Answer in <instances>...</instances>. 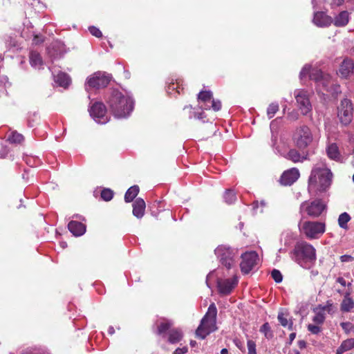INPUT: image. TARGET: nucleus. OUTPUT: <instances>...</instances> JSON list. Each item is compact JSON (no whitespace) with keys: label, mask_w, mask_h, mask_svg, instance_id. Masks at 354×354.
Instances as JSON below:
<instances>
[{"label":"nucleus","mask_w":354,"mask_h":354,"mask_svg":"<svg viewBox=\"0 0 354 354\" xmlns=\"http://www.w3.org/2000/svg\"><path fill=\"white\" fill-rule=\"evenodd\" d=\"M108 103L115 117L118 118L129 116L133 109L132 98L118 90L112 91Z\"/></svg>","instance_id":"nucleus-3"},{"label":"nucleus","mask_w":354,"mask_h":354,"mask_svg":"<svg viewBox=\"0 0 354 354\" xmlns=\"http://www.w3.org/2000/svg\"><path fill=\"white\" fill-rule=\"evenodd\" d=\"M189 109V116H188V117H189V119L194 118V113H196V112H195V111H192V106H185V107L184 108V110H185V109Z\"/></svg>","instance_id":"nucleus-55"},{"label":"nucleus","mask_w":354,"mask_h":354,"mask_svg":"<svg viewBox=\"0 0 354 354\" xmlns=\"http://www.w3.org/2000/svg\"><path fill=\"white\" fill-rule=\"evenodd\" d=\"M336 281L339 283H340L342 286L345 287L346 286V282L345 281V279L343 278V277H338L337 279H336ZM351 285V283H348L347 284L348 286H350Z\"/></svg>","instance_id":"nucleus-54"},{"label":"nucleus","mask_w":354,"mask_h":354,"mask_svg":"<svg viewBox=\"0 0 354 354\" xmlns=\"http://www.w3.org/2000/svg\"><path fill=\"white\" fill-rule=\"evenodd\" d=\"M188 351V348L187 346H184L183 348H176L173 354H185Z\"/></svg>","instance_id":"nucleus-52"},{"label":"nucleus","mask_w":354,"mask_h":354,"mask_svg":"<svg viewBox=\"0 0 354 354\" xmlns=\"http://www.w3.org/2000/svg\"><path fill=\"white\" fill-rule=\"evenodd\" d=\"M217 308L214 303L209 305L207 313L201 321V324L196 330V335L205 339L211 332L216 329Z\"/></svg>","instance_id":"nucleus-5"},{"label":"nucleus","mask_w":354,"mask_h":354,"mask_svg":"<svg viewBox=\"0 0 354 354\" xmlns=\"http://www.w3.org/2000/svg\"><path fill=\"white\" fill-rule=\"evenodd\" d=\"M258 207V203L257 202H254L253 203V207L254 209L257 208Z\"/></svg>","instance_id":"nucleus-64"},{"label":"nucleus","mask_w":354,"mask_h":354,"mask_svg":"<svg viewBox=\"0 0 354 354\" xmlns=\"http://www.w3.org/2000/svg\"><path fill=\"white\" fill-rule=\"evenodd\" d=\"M295 337H296L295 333H290L289 335V341L287 344L290 345L292 344V342H293V340L295 339Z\"/></svg>","instance_id":"nucleus-56"},{"label":"nucleus","mask_w":354,"mask_h":354,"mask_svg":"<svg viewBox=\"0 0 354 354\" xmlns=\"http://www.w3.org/2000/svg\"><path fill=\"white\" fill-rule=\"evenodd\" d=\"M292 239H294V234L291 232L286 231L281 235V241H283L285 245H290Z\"/></svg>","instance_id":"nucleus-36"},{"label":"nucleus","mask_w":354,"mask_h":354,"mask_svg":"<svg viewBox=\"0 0 354 354\" xmlns=\"http://www.w3.org/2000/svg\"><path fill=\"white\" fill-rule=\"evenodd\" d=\"M220 263L227 270L231 269L235 263L236 252L227 245H220L214 250Z\"/></svg>","instance_id":"nucleus-7"},{"label":"nucleus","mask_w":354,"mask_h":354,"mask_svg":"<svg viewBox=\"0 0 354 354\" xmlns=\"http://www.w3.org/2000/svg\"><path fill=\"white\" fill-rule=\"evenodd\" d=\"M340 326L346 333H354V324H351V322H342L340 323Z\"/></svg>","instance_id":"nucleus-42"},{"label":"nucleus","mask_w":354,"mask_h":354,"mask_svg":"<svg viewBox=\"0 0 354 354\" xmlns=\"http://www.w3.org/2000/svg\"><path fill=\"white\" fill-rule=\"evenodd\" d=\"M354 348V338L344 340L337 349L338 353H342Z\"/></svg>","instance_id":"nucleus-30"},{"label":"nucleus","mask_w":354,"mask_h":354,"mask_svg":"<svg viewBox=\"0 0 354 354\" xmlns=\"http://www.w3.org/2000/svg\"><path fill=\"white\" fill-rule=\"evenodd\" d=\"M204 117H205V115H204L203 112H201L199 113H194V118L201 120V119H203Z\"/></svg>","instance_id":"nucleus-57"},{"label":"nucleus","mask_w":354,"mask_h":354,"mask_svg":"<svg viewBox=\"0 0 354 354\" xmlns=\"http://www.w3.org/2000/svg\"><path fill=\"white\" fill-rule=\"evenodd\" d=\"M308 156L307 153L301 155L297 149H292L287 153L285 157L293 162H302L304 160L308 159Z\"/></svg>","instance_id":"nucleus-22"},{"label":"nucleus","mask_w":354,"mask_h":354,"mask_svg":"<svg viewBox=\"0 0 354 354\" xmlns=\"http://www.w3.org/2000/svg\"><path fill=\"white\" fill-rule=\"evenodd\" d=\"M353 104L350 100L345 98L341 101L338 106L337 116L340 122L344 124H348L353 118Z\"/></svg>","instance_id":"nucleus-12"},{"label":"nucleus","mask_w":354,"mask_h":354,"mask_svg":"<svg viewBox=\"0 0 354 354\" xmlns=\"http://www.w3.org/2000/svg\"><path fill=\"white\" fill-rule=\"evenodd\" d=\"M221 354H228V351L227 348H223L221 351Z\"/></svg>","instance_id":"nucleus-61"},{"label":"nucleus","mask_w":354,"mask_h":354,"mask_svg":"<svg viewBox=\"0 0 354 354\" xmlns=\"http://www.w3.org/2000/svg\"><path fill=\"white\" fill-rule=\"evenodd\" d=\"M333 174L327 167L326 160L316 163L311 171L308 180V189H316L320 192H326L330 186Z\"/></svg>","instance_id":"nucleus-1"},{"label":"nucleus","mask_w":354,"mask_h":354,"mask_svg":"<svg viewBox=\"0 0 354 354\" xmlns=\"http://www.w3.org/2000/svg\"><path fill=\"white\" fill-rule=\"evenodd\" d=\"M299 170L296 168H292L285 171L282 174L280 178V183L283 185H291L299 178Z\"/></svg>","instance_id":"nucleus-16"},{"label":"nucleus","mask_w":354,"mask_h":354,"mask_svg":"<svg viewBox=\"0 0 354 354\" xmlns=\"http://www.w3.org/2000/svg\"><path fill=\"white\" fill-rule=\"evenodd\" d=\"M111 80V75L105 72L97 71L87 79L86 85L91 88L99 89L107 86Z\"/></svg>","instance_id":"nucleus-11"},{"label":"nucleus","mask_w":354,"mask_h":354,"mask_svg":"<svg viewBox=\"0 0 354 354\" xmlns=\"http://www.w3.org/2000/svg\"><path fill=\"white\" fill-rule=\"evenodd\" d=\"M24 139L23 135L17 132H13L9 137V140L13 143H21Z\"/></svg>","instance_id":"nucleus-40"},{"label":"nucleus","mask_w":354,"mask_h":354,"mask_svg":"<svg viewBox=\"0 0 354 354\" xmlns=\"http://www.w3.org/2000/svg\"><path fill=\"white\" fill-rule=\"evenodd\" d=\"M242 261L240 264L241 270L244 274H248L257 265L259 256L256 252H248L241 255Z\"/></svg>","instance_id":"nucleus-13"},{"label":"nucleus","mask_w":354,"mask_h":354,"mask_svg":"<svg viewBox=\"0 0 354 354\" xmlns=\"http://www.w3.org/2000/svg\"><path fill=\"white\" fill-rule=\"evenodd\" d=\"M91 116L99 124H106L109 121L106 109L102 102H95L90 108Z\"/></svg>","instance_id":"nucleus-14"},{"label":"nucleus","mask_w":354,"mask_h":354,"mask_svg":"<svg viewBox=\"0 0 354 354\" xmlns=\"http://www.w3.org/2000/svg\"><path fill=\"white\" fill-rule=\"evenodd\" d=\"M89 31L91 35L95 36L96 37H101L102 36V32L100 30L95 26H91L89 28Z\"/></svg>","instance_id":"nucleus-47"},{"label":"nucleus","mask_w":354,"mask_h":354,"mask_svg":"<svg viewBox=\"0 0 354 354\" xmlns=\"http://www.w3.org/2000/svg\"><path fill=\"white\" fill-rule=\"evenodd\" d=\"M291 255L295 261L304 268L309 266L316 259L315 248L304 241L297 242Z\"/></svg>","instance_id":"nucleus-4"},{"label":"nucleus","mask_w":354,"mask_h":354,"mask_svg":"<svg viewBox=\"0 0 354 354\" xmlns=\"http://www.w3.org/2000/svg\"><path fill=\"white\" fill-rule=\"evenodd\" d=\"M298 346L300 348H304L306 346V343L304 340H299L298 342Z\"/></svg>","instance_id":"nucleus-59"},{"label":"nucleus","mask_w":354,"mask_h":354,"mask_svg":"<svg viewBox=\"0 0 354 354\" xmlns=\"http://www.w3.org/2000/svg\"><path fill=\"white\" fill-rule=\"evenodd\" d=\"M271 276L276 283H281L283 280V276L278 270L274 269L271 272Z\"/></svg>","instance_id":"nucleus-43"},{"label":"nucleus","mask_w":354,"mask_h":354,"mask_svg":"<svg viewBox=\"0 0 354 354\" xmlns=\"http://www.w3.org/2000/svg\"><path fill=\"white\" fill-rule=\"evenodd\" d=\"M294 142L300 150H304L309 147L313 140L311 130L308 126H301L295 130L293 136Z\"/></svg>","instance_id":"nucleus-8"},{"label":"nucleus","mask_w":354,"mask_h":354,"mask_svg":"<svg viewBox=\"0 0 354 354\" xmlns=\"http://www.w3.org/2000/svg\"><path fill=\"white\" fill-rule=\"evenodd\" d=\"M308 330L312 333V334H314V335H317L318 333H319L321 332V327L319 326V325H317V324H308Z\"/></svg>","instance_id":"nucleus-46"},{"label":"nucleus","mask_w":354,"mask_h":354,"mask_svg":"<svg viewBox=\"0 0 354 354\" xmlns=\"http://www.w3.org/2000/svg\"><path fill=\"white\" fill-rule=\"evenodd\" d=\"M307 75L309 76L310 80L315 82L318 92L324 95V92L326 91L332 95H336L340 93L339 86L335 84L331 77L328 74H323L320 70H310V66L305 65L300 72V79L302 80Z\"/></svg>","instance_id":"nucleus-2"},{"label":"nucleus","mask_w":354,"mask_h":354,"mask_svg":"<svg viewBox=\"0 0 354 354\" xmlns=\"http://www.w3.org/2000/svg\"><path fill=\"white\" fill-rule=\"evenodd\" d=\"M350 220H351V216L348 213H346V212L342 213L339 216V218H338V224L341 228L347 230L348 229L347 223L350 221Z\"/></svg>","instance_id":"nucleus-33"},{"label":"nucleus","mask_w":354,"mask_h":354,"mask_svg":"<svg viewBox=\"0 0 354 354\" xmlns=\"http://www.w3.org/2000/svg\"><path fill=\"white\" fill-rule=\"evenodd\" d=\"M354 308V301L350 297L349 292H346L340 304V310L343 313H348Z\"/></svg>","instance_id":"nucleus-25"},{"label":"nucleus","mask_w":354,"mask_h":354,"mask_svg":"<svg viewBox=\"0 0 354 354\" xmlns=\"http://www.w3.org/2000/svg\"><path fill=\"white\" fill-rule=\"evenodd\" d=\"M190 345H191L192 347H194L196 345V342L194 341V340H192L190 342Z\"/></svg>","instance_id":"nucleus-63"},{"label":"nucleus","mask_w":354,"mask_h":354,"mask_svg":"<svg viewBox=\"0 0 354 354\" xmlns=\"http://www.w3.org/2000/svg\"><path fill=\"white\" fill-rule=\"evenodd\" d=\"M55 81L59 86L66 87L69 85L71 79L67 74L60 73L57 75Z\"/></svg>","instance_id":"nucleus-32"},{"label":"nucleus","mask_w":354,"mask_h":354,"mask_svg":"<svg viewBox=\"0 0 354 354\" xmlns=\"http://www.w3.org/2000/svg\"><path fill=\"white\" fill-rule=\"evenodd\" d=\"M327 156L333 160L339 162L342 160V155L340 153L339 147L336 143H330L326 149Z\"/></svg>","instance_id":"nucleus-20"},{"label":"nucleus","mask_w":354,"mask_h":354,"mask_svg":"<svg viewBox=\"0 0 354 354\" xmlns=\"http://www.w3.org/2000/svg\"><path fill=\"white\" fill-rule=\"evenodd\" d=\"M311 2H312V4H313V8H315V7H316V6H317V3H318L317 0H312V1H311Z\"/></svg>","instance_id":"nucleus-62"},{"label":"nucleus","mask_w":354,"mask_h":354,"mask_svg":"<svg viewBox=\"0 0 354 354\" xmlns=\"http://www.w3.org/2000/svg\"><path fill=\"white\" fill-rule=\"evenodd\" d=\"M349 21V15L347 11L341 12L337 16L335 17L334 21V25L337 27H342L345 26Z\"/></svg>","instance_id":"nucleus-26"},{"label":"nucleus","mask_w":354,"mask_h":354,"mask_svg":"<svg viewBox=\"0 0 354 354\" xmlns=\"http://www.w3.org/2000/svg\"><path fill=\"white\" fill-rule=\"evenodd\" d=\"M259 331L263 333L268 339H271L274 337L273 331L268 322L264 323L260 328Z\"/></svg>","instance_id":"nucleus-34"},{"label":"nucleus","mask_w":354,"mask_h":354,"mask_svg":"<svg viewBox=\"0 0 354 354\" xmlns=\"http://www.w3.org/2000/svg\"><path fill=\"white\" fill-rule=\"evenodd\" d=\"M247 346L248 349V354H257L256 344L253 340H248Z\"/></svg>","instance_id":"nucleus-44"},{"label":"nucleus","mask_w":354,"mask_h":354,"mask_svg":"<svg viewBox=\"0 0 354 354\" xmlns=\"http://www.w3.org/2000/svg\"><path fill=\"white\" fill-rule=\"evenodd\" d=\"M139 192V187L133 185L129 188L124 195V201L126 203H130L137 196Z\"/></svg>","instance_id":"nucleus-29"},{"label":"nucleus","mask_w":354,"mask_h":354,"mask_svg":"<svg viewBox=\"0 0 354 354\" xmlns=\"http://www.w3.org/2000/svg\"><path fill=\"white\" fill-rule=\"evenodd\" d=\"M44 41V38L41 35H35L34 36L32 42L35 45L41 44Z\"/></svg>","instance_id":"nucleus-50"},{"label":"nucleus","mask_w":354,"mask_h":354,"mask_svg":"<svg viewBox=\"0 0 354 354\" xmlns=\"http://www.w3.org/2000/svg\"><path fill=\"white\" fill-rule=\"evenodd\" d=\"M299 115L296 111H292L288 113V118L291 121H295L298 119Z\"/></svg>","instance_id":"nucleus-51"},{"label":"nucleus","mask_w":354,"mask_h":354,"mask_svg":"<svg viewBox=\"0 0 354 354\" xmlns=\"http://www.w3.org/2000/svg\"><path fill=\"white\" fill-rule=\"evenodd\" d=\"M224 200L226 203L232 204L236 200V194L232 189H227L223 196Z\"/></svg>","instance_id":"nucleus-35"},{"label":"nucleus","mask_w":354,"mask_h":354,"mask_svg":"<svg viewBox=\"0 0 354 354\" xmlns=\"http://www.w3.org/2000/svg\"><path fill=\"white\" fill-rule=\"evenodd\" d=\"M145 209V202L143 199L138 198L133 204V214L140 218L144 215Z\"/></svg>","instance_id":"nucleus-23"},{"label":"nucleus","mask_w":354,"mask_h":354,"mask_svg":"<svg viewBox=\"0 0 354 354\" xmlns=\"http://www.w3.org/2000/svg\"><path fill=\"white\" fill-rule=\"evenodd\" d=\"M313 21L317 26L327 27L333 23V19L324 12H317L314 15Z\"/></svg>","instance_id":"nucleus-17"},{"label":"nucleus","mask_w":354,"mask_h":354,"mask_svg":"<svg viewBox=\"0 0 354 354\" xmlns=\"http://www.w3.org/2000/svg\"><path fill=\"white\" fill-rule=\"evenodd\" d=\"M299 228L301 233L304 234L307 239H318L322 235L326 230L324 223L319 221H304L299 223Z\"/></svg>","instance_id":"nucleus-6"},{"label":"nucleus","mask_w":354,"mask_h":354,"mask_svg":"<svg viewBox=\"0 0 354 354\" xmlns=\"http://www.w3.org/2000/svg\"><path fill=\"white\" fill-rule=\"evenodd\" d=\"M325 314L323 312H317L313 317V321L315 324L321 325L324 322Z\"/></svg>","instance_id":"nucleus-39"},{"label":"nucleus","mask_w":354,"mask_h":354,"mask_svg":"<svg viewBox=\"0 0 354 354\" xmlns=\"http://www.w3.org/2000/svg\"><path fill=\"white\" fill-rule=\"evenodd\" d=\"M279 111V104L277 102L271 103L267 109V115L269 119L274 117V114Z\"/></svg>","instance_id":"nucleus-37"},{"label":"nucleus","mask_w":354,"mask_h":354,"mask_svg":"<svg viewBox=\"0 0 354 354\" xmlns=\"http://www.w3.org/2000/svg\"><path fill=\"white\" fill-rule=\"evenodd\" d=\"M238 283L236 277L227 279H218L217 286L219 292L223 295H227L231 293L232 290Z\"/></svg>","instance_id":"nucleus-15"},{"label":"nucleus","mask_w":354,"mask_h":354,"mask_svg":"<svg viewBox=\"0 0 354 354\" xmlns=\"http://www.w3.org/2000/svg\"><path fill=\"white\" fill-rule=\"evenodd\" d=\"M113 196V192L110 189H104L101 192V197L105 201H109Z\"/></svg>","instance_id":"nucleus-41"},{"label":"nucleus","mask_w":354,"mask_h":354,"mask_svg":"<svg viewBox=\"0 0 354 354\" xmlns=\"http://www.w3.org/2000/svg\"><path fill=\"white\" fill-rule=\"evenodd\" d=\"M344 3V0H331L330 6L332 8H336L342 6Z\"/></svg>","instance_id":"nucleus-53"},{"label":"nucleus","mask_w":354,"mask_h":354,"mask_svg":"<svg viewBox=\"0 0 354 354\" xmlns=\"http://www.w3.org/2000/svg\"><path fill=\"white\" fill-rule=\"evenodd\" d=\"M68 228L69 231L75 236H82L86 232L85 225L76 221H70L68 224Z\"/></svg>","instance_id":"nucleus-19"},{"label":"nucleus","mask_w":354,"mask_h":354,"mask_svg":"<svg viewBox=\"0 0 354 354\" xmlns=\"http://www.w3.org/2000/svg\"><path fill=\"white\" fill-rule=\"evenodd\" d=\"M30 63L32 66L39 68L43 64V61L39 53L36 51H31L29 55Z\"/></svg>","instance_id":"nucleus-27"},{"label":"nucleus","mask_w":354,"mask_h":354,"mask_svg":"<svg viewBox=\"0 0 354 354\" xmlns=\"http://www.w3.org/2000/svg\"><path fill=\"white\" fill-rule=\"evenodd\" d=\"M353 62L351 59H345L339 66V73L342 77L346 78L353 73Z\"/></svg>","instance_id":"nucleus-18"},{"label":"nucleus","mask_w":354,"mask_h":354,"mask_svg":"<svg viewBox=\"0 0 354 354\" xmlns=\"http://www.w3.org/2000/svg\"><path fill=\"white\" fill-rule=\"evenodd\" d=\"M319 308L324 311H328V313H330L333 308V303L331 301H328L325 306H320Z\"/></svg>","instance_id":"nucleus-48"},{"label":"nucleus","mask_w":354,"mask_h":354,"mask_svg":"<svg viewBox=\"0 0 354 354\" xmlns=\"http://www.w3.org/2000/svg\"><path fill=\"white\" fill-rule=\"evenodd\" d=\"M326 205L320 200H315L310 203L303 202L300 205V212H306L309 216L318 217L324 210Z\"/></svg>","instance_id":"nucleus-10"},{"label":"nucleus","mask_w":354,"mask_h":354,"mask_svg":"<svg viewBox=\"0 0 354 354\" xmlns=\"http://www.w3.org/2000/svg\"><path fill=\"white\" fill-rule=\"evenodd\" d=\"M297 106L301 114L308 115L312 111V104L310 101V94L304 89H296L294 91Z\"/></svg>","instance_id":"nucleus-9"},{"label":"nucleus","mask_w":354,"mask_h":354,"mask_svg":"<svg viewBox=\"0 0 354 354\" xmlns=\"http://www.w3.org/2000/svg\"><path fill=\"white\" fill-rule=\"evenodd\" d=\"M108 333L110 335H113L115 333V330H114V328L113 326H109V329H108Z\"/></svg>","instance_id":"nucleus-60"},{"label":"nucleus","mask_w":354,"mask_h":354,"mask_svg":"<svg viewBox=\"0 0 354 354\" xmlns=\"http://www.w3.org/2000/svg\"><path fill=\"white\" fill-rule=\"evenodd\" d=\"M340 260L342 262H351L354 261V257L351 255L344 254L340 257Z\"/></svg>","instance_id":"nucleus-49"},{"label":"nucleus","mask_w":354,"mask_h":354,"mask_svg":"<svg viewBox=\"0 0 354 354\" xmlns=\"http://www.w3.org/2000/svg\"><path fill=\"white\" fill-rule=\"evenodd\" d=\"M172 324V322L169 320H167L165 322L160 323L158 327V334H162L169 330Z\"/></svg>","instance_id":"nucleus-38"},{"label":"nucleus","mask_w":354,"mask_h":354,"mask_svg":"<svg viewBox=\"0 0 354 354\" xmlns=\"http://www.w3.org/2000/svg\"><path fill=\"white\" fill-rule=\"evenodd\" d=\"M234 342L235 345H236V346L239 349H241V350H242V349H243L242 344H241V342L239 339H234Z\"/></svg>","instance_id":"nucleus-58"},{"label":"nucleus","mask_w":354,"mask_h":354,"mask_svg":"<svg viewBox=\"0 0 354 354\" xmlns=\"http://www.w3.org/2000/svg\"><path fill=\"white\" fill-rule=\"evenodd\" d=\"M277 318L281 326H283V327L288 326L289 330H292L293 323L292 321H290V322H288V314L283 312H280L278 314Z\"/></svg>","instance_id":"nucleus-31"},{"label":"nucleus","mask_w":354,"mask_h":354,"mask_svg":"<svg viewBox=\"0 0 354 354\" xmlns=\"http://www.w3.org/2000/svg\"><path fill=\"white\" fill-rule=\"evenodd\" d=\"M64 45L61 42H55L48 48V55L53 59L61 57L64 54Z\"/></svg>","instance_id":"nucleus-21"},{"label":"nucleus","mask_w":354,"mask_h":354,"mask_svg":"<svg viewBox=\"0 0 354 354\" xmlns=\"http://www.w3.org/2000/svg\"><path fill=\"white\" fill-rule=\"evenodd\" d=\"M211 105H209L210 109H212L214 111H218L221 109V102L218 100H214L212 98L210 102Z\"/></svg>","instance_id":"nucleus-45"},{"label":"nucleus","mask_w":354,"mask_h":354,"mask_svg":"<svg viewBox=\"0 0 354 354\" xmlns=\"http://www.w3.org/2000/svg\"><path fill=\"white\" fill-rule=\"evenodd\" d=\"M213 98L212 92L210 91H202L198 95V100L204 103V106H201V109L209 110L210 109L209 104L210 102Z\"/></svg>","instance_id":"nucleus-24"},{"label":"nucleus","mask_w":354,"mask_h":354,"mask_svg":"<svg viewBox=\"0 0 354 354\" xmlns=\"http://www.w3.org/2000/svg\"><path fill=\"white\" fill-rule=\"evenodd\" d=\"M183 338V333L178 328L172 329L169 332L168 341L171 344H175L180 342Z\"/></svg>","instance_id":"nucleus-28"}]
</instances>
